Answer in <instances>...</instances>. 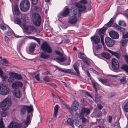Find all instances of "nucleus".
Wrapping results in <instances>:
<instances>
[{
  "mask_svg": "<svg viewBox=\"0 0 128 128\" xmlns=\"http://www.w3.org/2000/svg\"><path fill=\"white\" fill-rule=\"evenodd\" d=\"M22 19L25 23H28L29 21V18L26 15H24L22 17Z\"/></svg>",
  "mask_w": 128,
  "mask_h": 128,
  "instance_id": "obj_30",
  "label": "nucleus"
},
{
  "mask_svg": "<svg viewBox=\"0 0 128 128\" xmlns=\"http://www.w3.org/2000/svg\"><path fill=\"white\" fill-rule=\"evenodd\" d=\"M92 41L94 42L95 44H97L100 42V38L97 36H92L90 38Z\"/></svg>",
  "mask_w": 128,
  "mask_h": 128,
  "instance_id": "obj_20",
  "label": "nucleus"
},
{
  "mask_svg": "<svg viewBox=\"0 0 128 128\" xmlns=\"http://www.w3.org/2000/svg\"><path fill=\"white\" fill-rule=\"evenodd\" d=\"M115 94L114 93L112 92L109 94L108 95V96L110 98L112 97L113 96H114Z\"/></svg>",
  "mask_w": 128,
  "mask_h": 128,
  "instance_id": "obj_58",
  "label": "nucleus"
},
{
  "mask_svg": "<svg viewBox=\"0 0 128 128\" xmlns=\"http://www.w3.org/2000/svg\"><path fill=\"white\" fill-rule=\"evenodd\" d=\"M124 58L127 63L128 64V55H125L124 56Z\"/></svg>",
  "mask_w": 128,
  "mask_h": 128,
  "instance_id": "obj_62",
  "label": "nucleus"
},
{
  "mask_svg": "<svg viewBox=\"0 0 128 128\" xmlns=\"http://www.w3.org/2000/svg\"><path fill=\"white\" fill-rule=\"evenodd\" d=\"M118 24L120 26H126V24L125 22L123 20L120 21L118 22Z\"/></svg>",
  "mask_w": 128,
  "mask_h": 128,
  "instance_id": "obj_40",
  "label": "nucleus"
},
{
  "mask_svg": "<svg viewBox=\"0 0 128 128\" xmlns=\"http://www.w3.org/2000/svg\"><path fill=\"white\" fill-rule=\"evenodd\" d=\"M0 128H5L3 124L2 118H0Z\"/></svg>",
  "mask_w": 128,
  "mask_h": 128,
  "instance_id": "obj_42",
  "label": "nucleus"
},
{
  "mask_svg": "<svg viewBox=\"0 0 128 128\" xmlns=\"http://www.w3.org/2000/svg\"><path fill=\"white\" fill-rule=\"evenodd\" d=\"M106 28L105 27H103L102 28L100 29L98 31V34L100 35V37L101 36H103L104 37V34L105 32V31L106 30Z\"/></svg>",
  "mask_w": 128,
  "mask_h": 128,
  "instance_id": "obj_27",
  "label": "nucleus"
},
{
  "mask_svg": "<svg viewBox=\"0 0 128 128\" xmlns=\"http://www.w3.org/2000/svg\"><path fill=\"white\" fill-rule=\"evenodd\" d=\"M22 127V124L16 122L12 121L8 126V128H20Z\"/></svg>",
  "mask_w": 128,
  "mask_h": 128,
  "instance_id": "obj_13",
  "label": "nucleus"
},
{
  "mask_svg": "<svg viewBox=\"0 0 128 128\" xmlns=\"http://www.w3.org/2000/svg\"><path fill=\"white\" fill-rule=\"evenodd\" d=\"M41 49L44 52L50 53L52 52V49L50 45L47 42H44L41 46Z\"/></svg>",
  "mask_w": 128,
  "mask_h": 128,
  "instance_id": "obj_7",
  "label": "nucleus"
},
{
  "mask_svg": "<svg viewBox=\"0 0 128 128\" xmlns=\"http://www.w3.org/2000/svg\"><path fill=\"white\" fill-rule=\"evenodd\" d=\"M78 120L75 119L73 120L72 123L74 125V124L75 126H77L78 124Z\"/></svg>",
  "mask_w": 128,
  "mask_h": 128,
  "instance_id": "obj_44",
  "label": "nucleus"
},
{
  "mask_svg": "<svg viewBox=\"0 0 128 128\" xmlns=\"http://www.w3.org/2000/svg\"><path fill=\"white\" fill-rule=\"evenodd\" d=\"M73 120L70 118H68L67 120V122L73 128H74V126L72 123Z\"/></svg>",
  "mask_w": 128,
  "mask_h": 128,
  "instance_id": "obj_36",
  "label": "nucleus"
},
{
  "mask_svg": "<svg viewBox=\"0 0 128 128\" xmlns=\"http://www.w3.org/2000/svg\"><path fill=\"white\" fill-rule=\"evenodd\" d=\"M79 106L78 103L76 100L74 101L72 104L71 109L72 110L76 111L78 109Z\"/></svg>",
  "mask_w": 128,
  "mask_h": 128,
  "instance_id": "obj_18",
  "label": "nucleus"
},
{
  "mask_svg": "<svg viewBox=\"0 0 128 128\" xmlns=\"http://www.w3.org/2000/svg\"><path fill=\"white\" fill-rule=\"evenodd\" d=\"M63 105L65 106L66 108L68 110H70V107L68 105L65 103Z\"/></svg>",
  "mask_w": 128,
  "mask_h": 128,
  "instance_id": "obj_60",
  "label": "nucleus"
},
{
  "mask_svg": "<svg viewBox=\"0 0 128 128\" xmlns=\"http://www.w3.org/2000/svg\"><path fill=\"white\" fill-rule=\"evenodd\" d=\"M55 52L56 54L58 55H59L60 56H63L62 54L58 50H56L55 51Z\"/></svg>",
  "mask_w": 128,
  "mask_h": 128,
  "instance_id": "obj_55",
  "label": "nucleus"
},
{
  "mask_svg": "<svg viewBox=\"0 0 128 128\" xmlns=\"http://www.w3.org/2000/svg\"><path fill=\"white\" fill-rule=\"evenodd\" d=\"M109 34L110 36L114 39H117L119 38V34L118 32L115 31H111L110 32Z\"/></svg>",
  "mask_w": 128,
  "mask_h": 128,
  "instance_id": "obj_17",
  "label": "nucleus"
},
{
  "mask_svg": "<svg viewBox=\"0 0 128 128\" xmlns=\"http://www.w3.org/2000/svg\"><path fill=\"white\" fill-rule=\"evenodd\" d=\"M30 116L28 115L26 117V119L24 120H23L22 122V125L24 124V128H26L27 127L28 124H30Z\"/></svg>",
  "mask_w": 128,
  "mask_h": 128,
  "instance_id": "obj_15",
  "label": "nucleus"
},
{
  "mask_svg": "<svg viewBox=\"0 0 128 128\" xmlns=\"http://www.w3.org/2000/svg\"><path fill=\"white\" fill-rule=\"evenodd\" d=\"M92 83L95 88L96 91L97 92L96 88H99L100 86V85L94 80H92Z\"/></svg>",
  "mask_w": 128,
  "mask_h": 128,
  "instance_id": "obj_28",
  "label": "nucleus"
},
{
  "mask_svg": "<svg viewBox=\"0 0 128 128\" xmlns=\"http://www.w3.org/2000/svg\"><path fill=\"white\" fill-rule=\"evenodd\" d=\"M16 73L13 72H10L9 73V75L10 77L14 79H16Z\"/></svg>",
  "mask_w": 128,
  "mask_h": 128,
  "instance_id": "obj_39",
  "label": "nucleus"
},
{
  "mask_svg": "<svg viewBox=\"0 0 128 128\" xmlns=\"http://www.w3.org/2000/svg\"><path fill=\"white\" fill-rule=\"evenodd\" d=\"M112 66L113 69L116 70L118 69L119 65L118 61L115 58H113L112 60Z\"/></svg>",
  "mask_w": 128,
  "mask_h": 128,
  "instance_id": "obj_9",
  "label": "nucleus"
},
{
  "mask_svg": "<svg viewBox=\"0 0 128 128\" xmlns=\"http://www.w3.org/2000/svg\"><path fill=\"white\" fill-rule=\"evenodd\" d=\"M10 91L8 86L5 84H0V94L2 95L8 94Z\"/></svg>",
  "mask_w": 128,
  "mask_h": 128,
  "instance_id": "obj_6",
  "label": "nucleus"
},
{
  "mask_svg": "<svg viewBox=\"0 0 128 128\" xmlns=\"http://www.w3.org/2000/svg\"><path fill=\"white\" fill-rule=\"evenodd\" d=\"M12 34V33L11 31L9 30L6 33V35L8 36H10Z\"/></svg>",
  "mask_w": 128,
  "mask_h": 128,
  "instance_id": "obj_63",
  "label": "nucleus"
},
{
  "mask_svg": "<svg viewBox=\"0 0 128 128\" xmlns=\"http://www.w3.org/2000/svg\"><path fill=\"white\" fill-rule=\"evenodd\" d=\"M83 112L86 115L89 114L90 113V110L89 109L85 108H83L82 110Z\"/></svg>",
  "mask_w": 128,
  "mask_h": 128,
  "instance_id": "obj_29",
  "label": "nucleus"
},
{
  "mask_svg": "<svg viewBox=\"0 0 128 128\" xmlns=\"http://www.w3.org/2000/svg\"><path fill=\"white\" fill-rule=\"evenodd\" d=\"M3 62L4 63L5 65L6 66H9L10 64L8 62V61L5 58H3L2 59Z\"/></svg>",
  "mask_w": 128,
  "mask_h": 128,
  "instance_id": "obj_41",
  "label": "nucleus"
},
{
  "mask_svg": "<svg viewBox=\"0 0 128 128\" xmlns=\"http://www.w3.org/2000/svg\"><path fill=\"white\" fill-rule=\"evenodd\" d=\"M22 78V77L20 75L16 73V79L20 80Z\"/></svg>",
  "mask_w": 128,
  "mask_h": 128,
  "instance_id": "obj_50",
  "label": "nucleus"
},
{
  "mask_svg": "<svg viewBox=\"0 0 128 128\" xmlns=\"http://www.w3.org/2000/svg\"><path fill=\"white\" fill-rule=\"evenodd\" d=\"M40 75L39 74H38L36 75L35 76V78L38 81H39L40 80V76H39V75Z\"/></svg>",
  "mask_w": 128,
  "mask_h": 128,
  "instance_id": "obj_59",
  "label": "nucleus"
},
{
  "mask_svg": "<svg viewBox=\"0 0 128 128\" xmlns=\"http://www.w3.org/2000/svg\"><path fill=\"white\" fill-rule=\"evenodd\" d=\"M78 54L79 55L78 58L82 60L83 61L88 65L90 64V62L89 61L87 60L86 58L84 56V53H82L81 52H79Z\"/></svg>",
  "mask_w": 128,
  "mask_h": 128,
  "instance_id": "obj_12",
  "label": "nucleus"
},
{
  "mask_svg": "<svg viewBox=\"0 0 128 128\" xmlns=\"http://www.w3.org/2000/svg\"><path fill=\"white\" fill-rule=\"evenodd\" d=\"M105 42L106 45L109 47H112L115 43L114 40L108 37L106 38Z\"/></svg>",
  "mask_w": 128,
  "mask_h": 128,
  "instance_id": "obj_11",
  "label": "nucleus"
},
{
  "mask_svg": "<svg viewBox=\"0 0 128 128\" xmlns=\"http://www.w3.org/2000/svg\"><path fill=\"white\" fill-rule=\"evenodd\" d=\"M97 107L98 109H99V110H101L103 108V106L101 105L99 103L98 104L97 103Z\"/></svg>",
  "mask_w": 128,
  "mask_h": 128,
  "instance_id": "obj_53",
  "label": "nucleus"
},
{
  "mask_svg": "<svg viewBox=\"0 0 128 128\" xmlns=\"http://www.w3.org/2000/svg\"><path fill=\"white\" fill-rule=\"evenodd\" d=\"M40 56L44 59H47L50 57V55L44 52H42L40 54Z\"/></svg>",
  "mask_w": 128,
  "mask_h": 128,
  "instance_id": "obj_26",
  "label": "nucleus"
},
{
  "mask_svg": "<svg viewBox=\"0 0 128 128\" xmlns=\"http://www.w3.org/2000/svg\"><path fill=\"white\" fill-rule=\"evenodd\" d=\"M33 106L32 105L30 106H23L22 107L20 110V114L21 116H24L27 110L28 113L31 112L33 111Z\"/></svg>",
  "mask_w": 128,
  "mask_h": 128,
  "instance_id": "obj_4",
  "label": "nucleus"
},
{
  "mask_svg": "<svg viewBox=\"0 0 128 128\" xmlns=\"http://www.w3.org/2000/svg\"><path fill=\"white\" fill-rule=\"evenodd\" d=\"M76 4V6L79 12H83L86 10V8L85 6L81 5L78 3H77Z\"/></svg>",
  "mask_w": 128,
  "mask_h": 128,
  "instance_id": "obj_19",
  "label": "nucleus"
},
{
  "mask_svg": "<svg viewBox=\"0 0 128 128\" xmlns=\"http://www.w3.org/2000/svg\"><path fill=\"white\" fill-rule=\"evenodd\" d=\"M23 85L20 82H15L12 85V87L14 89H18L19 87H21Z\"/></svg>",
  "mask_w": 128,
  "mask_h": 128,
  "instance_id": "obj_14",
  "label": "nucleus"
},
{
  "mask_svg": "<svg viewBox=\"0 0 128 128\" xmlns=\"http://www.w3.org/2000/svg\"><path fill=\"white\" fill-rule=\"evenodd\" d=\"M14 79L13 78H11V77H9L8 79V82L10 83H11L13 82L14 80Z\"/></svg>",
  "mask_w": 128,
  "mask_h": 128,
  "instance_id": "obj_45",
  "label": "nucleus"
},
{
  "mask_svg": "<svg viewBox=\"0 0 128 128\" xmlns=\"http://www.w3.org/2000/svg\"><path fill=\"white\" fill-rule=\"evenodd\" d=\"M95 100L97 102L99 103H101V100H102V96L100 94H98L97 92H96L95 95Z\"/></svg>",
  "mask_w": 128,
  "mask_h": 128,
  "instance_id": "obj_21",
  "label": "nucleus"
},
{
  "mask_svg": "<svg viewBox=\"0 0 128 128\" xmlns=\"http://www.w3.org/2000/svg\"><path fill=\"white\" fill-rule=\"evenodd\" d=\"M49 78V77L48 76H47L43 78L44 80L46 82H49V80H48Z\"/></svg>",
  "mask_w": 128,
  "mask_h": 128,
  "instance_id": "obj_52",
  "label": "nucleus"
},
{
  "mask_svg": "<svg viewBox=\"0 0 128 128\" xmlns=\"http://www.w3.org/2000/svg\"><path fill=\"white\" fill-rule=\"evenodd\" d=\"M124 110L125 112H128V104L126 103L124 107Z\"/></svg>",
  "mask_w": 128,
  "mask_h": 128,
  "instance_id": "obj_49",
  "label": "nucleus"
},
{
  "mask_svg": "<svg viewBox=\"0 0 128 128\" xmlns=\"http://www.w3.org/2000/svg\"><path fill=\"white\" fill-rule=\"evenodd\" d=\"M113 22V19L112 18L109 22L105 25V26H106L108 28L110 27L111 26Z\"/></svg>",
  "mask_w": 128,
  "mask_h": 128,
  "instance_id": "obj_35",
  "label": "nucleus"
},
{
  "mask_svg": "<svg viewBox=\"0 0 128 128\" xmlns=\"http://www.w3.org/2000/svg\"><path fill=\"white\" fill-rule=\"evenodd\" d=\"M102 55L103 57L107 59H109L110 58V55L107 52L102 53Z\"/></svg>",
  "mask_w": 128,
  "mask_h": 128,
  "instance_id": "obj_31",
  "label": "nucleus"
},
{
  "mask_svg": "<svg viewBox=\"0 0 128 128\" xmlns=\"http://www.w3.org/2000/svg\"><path fill=\"white\" fill-rule=\"evenodd\" d=\"M121 68L126 72H128V66L127 65L124 64L122 65Z\"/></svg>",
  "mask_w": 128,
  "mask_h": 128,
  "instance_id": "obj_38",
  "label": "nucleus"
},
{
  "mask_svg": "<svg viewBox=\"0 0 128 128\" xmlns=\"http://www.w3.org/2000/svg\"><path fill=\"white\" fill-rule=\"evenodd\" d=\"M70 10L68 22L70 24H75L77 22L76 16L77 12L76 8L74 6H72Z\"/></svg>",
  "mask_w": 128,
  "mask_h": 128,
  "instance_id": "obj_1",
  "label": "nucleus"
},
{
  "mask_svg": "<svg viewBox=\"0 0 128 128\" xmlns=\"http://www.w3.org/2000/svg\"><path fill=\"white\" fill-rule=\"evenodd\" d=\"M30 6V3L28 0H22L20 4V8L22 11L26 12L29 9Z\"/></svg>",
  "mask_w": 128,
  "mask_h": 128,
  "instance_id": "obj_2",
  "label": "nucleus"
},
{
  "mask_svg": "<svg viewBox=\"0 0 128 128\" xmlns=\"http://www.w3.org/2000/svg\"><path fill=\"white\" fill-rule=\"evenodd\" d=\"M36 46V44L33 43L31 44L30 46V48L29 51L30 52H32L34 51V49Z\"/></svg>",
  "mask_w": 128,
  "mask_h": 128,
  "instance_id": "obj_32",
  "label": "nucleus"
},
{
  "mask_svg": "<svg viewBox=\"0 0 128 128\" xmlns=\"http://www.w3.org/2000/svg\"><path fill=\"white\" fill-rule=\"evenodd\" d=\"M80 2L82 4H85L87 3V2L86 0H80Z\"/></svg>",
  "mask_w": 128,
  "mask_h": 128,
  "instance_id": "obj_56",
  "label": "nucleus"
},
{
  "mask_svg": "<svg viewBox=\"0 0 128 128\" xmlns=\"http://www.w3.org/2000/svg\"><path fill=\"white\" fill-rule=\"evenodd\" d=\"M24 26L25 31L28 34H31L36 30L34 27L32 25Z\"/></svg>",
  "mask_w": 128,
  "mask_h": 128,
  "instance_id": "obj_10",
  "label": "nucleus"
},
{
  "mask_svg": "<svg viewBox=\"0 0 128 128\" xmlns=\"http://www.w3.org/2000/svg\"><path fill=\"white\" fill-rule=\"evenodd\" d=\"M128 40H122V45L123 46H125Z\"/></svg>",
  "mask_w": 128,
  "mask_h": 128,
  "instance_id": "obj_43",
  "label": "nucleus"
},
{
  "mask_svg": "<svg viewBox=\"0 0 128 128\" xmlns=\"http://www.w3.org/2000/svg\"><path fill=\"white\" fill-rule=\"evenodd\" d=\"M108 50L112 55L115 56L117 58L119 59L120 58L121 56L120 53L116 52H113L109 49H108Z\"/></svg>",
  "mask_w": 128,
  "mask_h": 128,
  "instance_id": "obj_22",
  "label": "nucleus"
},
{
  "mask_svg": "<svg viewBox=\"0 0 128 128\" xmlns=\"http://www.w3.org/2000/svg\"><path fill=\"white\" fill-rule=\"evenodd\" d=\"M16 24L19 25H20L22 24V22L20 18H16Z\"/></svg>",
  "mask_w": 128,
  "mask_h": 128,
  "instance_id": "obj_48",
  "label": "nucleus"
},
{
  "mask_svg": "<svg viewBox=\"0 0 128 128\" xmlns=\"http://www.w3.org/2000/svg\"><path fill=\"white\" fill-rule=\"evenodd\" d=\"M120 83L124 85L125 84L126 82V76H122L118 78Z\"/></svg>",
  "mask_w": 128,
  "mask_h": 128,
  "instance_id": "obj_25",
  "label": "nucleus"
},
{
  "mask_svg": "<svg viewBox=\"0 0 128 128\" xmlns=\"http://www.w3.org/2000/svg\"><path fill=\"white\" fill-rule=\"evenodd\" d=\"M32 3L34 5L36 4L38 2V0H31Z\"/></svg>",
  "mask_w": 128,
  "mask_h": 128,
  "instance_id": "obj_57",
  "label": "nucleus"
},
{
  "mask_svg": "<svg viewBox=\"0 0 128 128\" xmlns=\"http://www.w3.org/2000/svg\"><path fill=\"white\" fill-rule=\"evenodd\" d=\"M90 70L91 71H92L93 73H94L95 74H96L97 75H98L99 74V73L97 72L95 70H94L92 68H91L90 69Z\"/></svg>",
  "mask_w": 128,
  "mask_h": 128,
  "instance_id": "obj_64",
  "label": "nucleus"
},
{
  "mask_svg": "<svg viewBox=\"0 0 128 128\" xmlns=\"http://www.w3.org/2000/svg\"><path fill=\"white\" fill-rule=\"evenodd\" d=\"M14 94L16 97L17 98H19L21 96L22 94L19 90L18 91L15 90Z\"/></svg>",
  "mask_w": 128,
  "mask_h": 128,
  "instance_id": "obj_33",
  "label": "nucleus"
},
{
  "mask_svg": "<svg viewBox=\"0 0 128 128\" xmlns=\"http://www.w3.org/2000/svg\"><path fill=\"white\" fill-rule=\"evenodd\" d=\"M70 10L68 8H66L61 13V15L63 17L66 16L69 14Z\"/></svg>",
  "mask_w": 128,
  "mask_h": 128,
  "instance_id": "obj_23",
  "label": "nucleus"
},
{
  "mask_svg": "<svg viewBox=\"0 0 128 128\" xmlns=\"http://www.w3.org/2000/svg\"><path fill=\"white\" fill-rule=\"evenodd\" d=\"M79 64L78 63H75L73 65L74 68L76 69L78 68Z\"/></svg>",
  "mask_w": 128,
  "mask_h": 128,
  "instance_id": "obj_51",
  "label": "nucleus"
},
{
  "mask_svg": "<svg viewBox=\"0 0 128 128\" xmlns=\"http://www.w3.org/2000/svg\"><path fill=\"white\" fill-rule=\"evenodd\" d=\"M14 12L16 15H18L20 14V12L18 6L16 5L14 6Z\"/></svg>",
  "mask_w": 128,
  "mask_h": 128,
  "instance_id": "obj_34",
  "label": "nucleus"
},
{
  "mask_svg": "<svg viewBox=\"0 0 128 128\" xmlns=\"http://www.w3.org/2000/svg\"><path fill=\"white\" fill-rule=\"evenodd\" d=\"M98 79L99 81L104 84L107 83L108 81L107 79H102L100 78H98Z\"/></svg>",
  "mask_w": 128,
  "mask_h": 128,
  "instance_id": "obj_37",
  "label": "nucleus"
},
{
  "mask_svg": "<svg viewBox=\"0 0 128 128\" xmlns=\"http://www.w3.org/2000/svg\"><path fill=\"white\" fill-rule=\"evenodd\" d=\"M58 107L59 106L58 104L56 105L54 107V115L52 120V121H54L56 119L57 115L58 109Z\"/></svg>",
  "mask_w": 128,
  "mask_h": 128,
  "instance_id": "obj_16",
  "label": "nucleus"
},
{
  "mask_svg": "<svg viewBox=\"0 0 128 128\" xmlns=\"http://www.w3.org/2000/svg\"><path fill=\"white\" fill-rule=\"evenodd\" d=\"M7 113L5 112H3L2 113L1 115V116L3 117H6L7 115Z\"/></svg>",
  "mask_w": 128,
  "mask_h": 128,
  "instance_id": "obj_61",
  "label": "nucleus"
},
{
  "mask_svg": "<svg viewBox=\"0 0 128 128\" xmlns=\"http://www.w3.org/2000/svg\"><path fill=\"white\" fill-rule=\"evenodd\" d=\"M113 26L118 31L122 32L124 38H128V32H124L125 30V28L121 27L116 24H114Z\"/></svg>",
  "mask_w": 128,
  "mask_h": 128,
  "instance_id": "obj_5",
  "label": "nucleus"
},
{
  "mask_svg": "<svg viewBox=\"0 0 128 128\" xmlns=\"http://www.w3.org/2000/svg\"><path fill=\"white\" fill-rule=\"evenodd\" d=\"M33 22L36 26H39L40 24L41 19L40 16L37 13H35L33 14Z\"/></svg>",
  "mask_w": 128,
  "mask_h": 128,
  "instance_id": "obj_8",
  "label": "nucleus"
},
{
  "mask_svg": "<svg viewBox=\"0 0 128 128\" xmlns=\"http://www.w3.org/2000/svg\"><path fill=\"white\" fill-rule=\"evenodd\" d=\"M66 59V57L63 56H60V57L59 56L54 59V60L57 62L59 61V62H63Z\"/></svg>",
  "mask_w": 128,
  "mask_h": 128,
  "instance_id": "obj_24",
  "label": "nucleus"
},
{
  "mask_svg": "<svg viewBox=\"0 0 128 128\" xmlns=\"http://www.w3.org/2000/svg\"><path fill=\"white\" fill-rule=\"evenodd\" d=\"M102 48V45L101 44H98L96 46V49L97 50H100Z\"/></svg>",
  "mask_w": 128,
  "mask_h": 128,
  "instance_id": "obj_54",
  "label": "nucleus"
},
{
  "mask_svg": "<svg viewBox=\"0 0 128 128\" xmlns=\"http://www.w3.org/2000/svg\"><path fill=\"white\" fill-rule=\"evenodd\" d=\"M102 112L101 111H99L96 114V116L97 117H100L102 116Z\"/></svg>",
  "mask_w": 128,
  "mask_h": 128,
  "instance_id": "obj_46",
  "label": "nucleus"
},
{
  "mask_svg": "<svg viewBox=\"0 0 128 128\" xmlns=\"http://www.w3.org/2000/svg\"><path fill=\"white\" fill-rule=\"evenodd\" d=\"M11 104L10 99L8 98H5L1 102L0 107L1 109L3 110H5L8 109L9 106H10Z\"/></svg>",
  "mask_w": 128,
  "mask_h": 128,
  "instance_id": "obj_3",
  "label": "nucleus"
},
{
  "mask_svg": "<svg viewBox=\"0 0 128 128\" xmlns=\"http://www.w3.org/2000/svg\"><path fill=\"white\" fill-rule=\"evenodd\" d=\"M85 114L84 113L82 112V111L81 110V112L80 114L79 115V118L80 119L82 118H83L84 117Z\"/></svg>",
  "mask_w": 128,
  "mask_h": 128,
  "instance_id": "obj_47",
  "label": "nucleus"
}]
</instances>
